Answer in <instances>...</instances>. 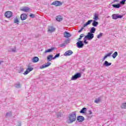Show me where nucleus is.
I'll return each instance as SVG.
<instances>
[{"mask_svg": "<svg viewBox=\"0 0 126 126\" xmlns=\"http://www.w3.org/2000/svg\"><path fill=\"white\" fill-rule=\"evenodd\" d=\"M75 121H76V111L69 114L66 122L67 124H72V123H74Z\"/></svg>", "mask_w": 126, "mask_h": 126, "instance_id": "1", "label": "nucleus"}, {"mask_svg": "<svg viewBox=\"0 0 126 126\" xmlns=\"http://www.w3.org/2000/svg\"><path fill=\"white\" fill-rule=\"evenodd\" d=\"M80 77H81V73L77 72L72 76L71 80H76Z\"/></svg>", "mask_w": 126, "mask_h": 126, "instance_id": "2", "label": "nucleus"}, {"mask_svg": "<svg viewBox=\"0 0 126 126\" xmlns=\"http://www.w3.org/2000/svg\"><path fill=\"white\" fill-rule=\"evenodd\" d=\"M112 19L114 20H117V19H119V18H123L124 17V15H119V14H113L112 15Z\"/></svg>", "mask_w": 126, "mask_h": 126, "instance_id": "3", "label": "nucleus"}, {"mask_svg": "<svg viewBox=\"0 0 126 126\" xmlns=\"http://www.w3.org/2000/svg\"><path fill=\"white\" fill-rule=\"evenodd\" d=\"M76 46L79 49H81L83 47H84V43H83V41L79 40L76 43Z\"/></svg>", "mask_w": 126, "mask_h": 126, "instance_id": "4", "label": "nucleus"}, {"mask_svg": "<svg viewBox=\"0 0 126 126\" xmlns=\"http://www.w3.org/2000/svg\"><path fill=\"white\" fill-rule=\"evenodd\" d=\"M88 41H90L94 38V33H91V32H88L87 35L85 36Z\"/></svg>", "mask_w": 126, "mask_h": 126, "instance_id": "5", "label": "nucleus"}, {"mask_svg": "<svg viewBox=\"0 0 126 126\" xmlns=\"http://www.w3.org/2000/svg\"><path fill=\"white\" fill-rule=\"evenodd\" d=\"M51 64H52V63H51L50 62H47V63H45V64H43V65L40 66L39 68L40 69H42L43 68L48 67V66H50Z\"/></svg>", "mask_w": 126, "mask_h": 126, "instance_id": "6", "label": "nucleus"}, {"mask_svg": "<svg viewBox=\"0 0 126 126\" xmlns=\"http://www.w3.org/2000/svg\"><path fill=\"white\" fill-rule=\"evenodd\" d=\"M76 119H77V121L79 123H82V122H84V120H85V119L84 118V117L80 115L78 116Z\"/></svg>", "mask_w": 126, "mask_h": 126, "instance_id": "7", "label": "nucleus"}, {"mask_svg": "<svg viewBox=\"0 0 126 126\" xmlns=\"http://www.w3.org/2000/svg\"><path fill=\"white\" fill-rule=\"evenodd\" d=\"M4 15L6 18H10L12 16V12L10 11H6L5 12Z\"/></svg>", "mask_w": 126, "mask_h": 126, "instance_id": "8", "label": "nucleus"}, {"mask_svg": "<svg viewBox=\"0 0 126 126\" xmlns=\"http://www.w3.org/2000/svg\"><path fill=\"white\" fill-rule=\"evenodd\" d=\"M51 4L52 5H55V6H60V5H62L63 3L60 1H55L52 2Z\"/></svg>", "mask_w": 126, "mask_h": 126, "instance_id": "9", "label": "nucleus"}, {"mask_svg": "<svg viewBox=\"0 0 126 126\" xmlns=\"http://www.w3.org/2000/svg\"><path fill=\"white\" fill-rule=\"evenodd\" d=\"M72 54H73V52H72V51L68 50L64 53L63 56L65 57H68V56H71Z\"/></svg>", "mask_w": 126, "mask_h": 126, "instance_id": "10", "label": "nucleus"}, {"mask_svg": "<svg viewBox=\"0 0 126 126\" xmlns=\"http://www.w3.org/2000/svg\"><path fill=\"white\" fill-rule=\"evenodd\" d=\"M33 69H34L33 67H28L27 68L26 70L25 71L23 74H24V75H26L27 74H28L30 71H32Z\"/></svg>", "mask_w": 126, "mask_h": 126, "instance_id": "11", "label": "nucleus"}, {"mask_svg": "<svg viewBox=\"0 0 126 126\" xmlns=\"http://www.w3.org/2000/svg\"><path fill=\"white\" fill-rule=\"evenodd\" d=\"M56 31V28H55L53 26H50L48 28V32H50V33H53V32H55Z\"/></svg>", "mask_w": 126, "mask_h": 126, "instance_id": "12", "label": "nucleus"}, {"mask_svg": "<svg viewBox=\"0 0 126 126\" xmlns=\"http://www.w3.org/2000/svg\"><path fill=\"white\" fill-rule=\"evenodd\" d=\"M27 14L26 13H23L20 15V19L23 21V20H26L27 19Z\"/></svg>", "mask_w": 126, "mask_h": 126, "instance_id": "13", "label": "nucleus"}, {"mask_svg": "<svg viewBox=\"0 0 126 126\" xmlns=\"http://www.w3.org/2000/svg\"><path fill=\"white\" fill-rule=\"evenodd\" d=\"M103 66H105L107 67L108 66H110V65H112L111 63H109L108 61H104V63L103 64Z\"/></svg>", "mask_w": 126, "mask_h": 126, "instance_id": "14", "label": "nucleus"}, {"mask_svg": "<svg viewBox=\"0 0 126 126\" xmlns=\"http://www.w3.org/2000/svg\"><path fill=\"white\" fill-rule=\"evenodd\" d=\"M63 35L65 38H69V37H71V34L67 32H64Z\"/></svg>", "mask_w": 126, "mask_h": 126, "instance_id": "15", "label": "nucleus"}, {"mask_svg": "<svg viewBox=\"0 0 126 126\" xmlns=\"http://www.w3.org/2000/svg\"><path fill=\"white\" fill-rule=\"evenodd\" d=\"M92 22H93V20H88L85 24L83 25L84 27H86V26H88V25H90Z\"/></svg>", "mask_w": 126, "mask_h": 126, "instance_id": "16", "label": "nucleus"}, {"mask_svg": "<svg viewBox=\"0 0 126 126\" xmlns=\"http://www.w3.org/2000/svg\"><path fill=\"white\" fill-rule=\"evenodd\" d=\"M39 61V58H38V57H34L32 59V63H38V62Z\"/></svg>", "mask_w": 126, "mask_h": 126, "instance_id": "17", "label": "nucleus"}, {"mask_svg": "<svg viewBox=\"0 0 126 126\" xmlns=\"http://www.w3.org/2000/svg\"><path fill=\"white\" fill-rule=\"evenodd\" d=\"M52 60H55V59H54V57H53V55H49L47 56V62H51V61H52Z\"/></svg>", "mask_w": 126, "mask_h": 126, "instance_id": "18", "label": "nucleus"}, {"mask_svg": "<svg viewBox=\"0 0 126 126\" xmlns=\"http://www.w3.org/2000/svg\"><path fill=\"white\" fill-rule=\"evenodd\" d=\"M112 6L114 8H120V7L122 6V5H121V4L120 3H118L112 4Z\"/></svg>", "mask_w": 126, "mask_h": 126, "instance_id": "19", "label": "nucleus"}, {"mask_svg": "<svg viewBox=\"0 0 126 126\" xmlns=\"http://www.w3.org/2000/svg\"><path fill=\"white\" fill-rule=\"evenodd\" d=\"M21 10H22V11H24L25 12H28V11L30 10V8L28 7H24Z\"/></svg>", "mask_w": 126, "mask_h": 126, "instance_id": "20", "label": "nucleus"}, {"mask_svg": "<svg viewBox=\"0 0 126 126\" xmlns=\"http://www.w3.org/2000/svg\"><path fill=\"white\" fill-rule=\"evenodd\" d=\"M99 24V23L95 20H93V23L92 24V25L94 26V27H97Z\"/></svg>", "mask_w": 126, "mask_h": 126, "instance_id": "21", "label": "nucleus"}, {"mask_svg": "<svg viewBox=\"0 0 126 126\" xmlns=\"http://www.w3.org/2000/svg\"><path fill=\"white\" fill-rule=\"evenodd\" d=\"M55 50V48L54 47H52L51 49H48L47 50L45 51V54H47V53H52L53 51Z\"/></svg>", "mask_w": 126, "mask_h": 126, "instance_id": "22", "label": "nucleus"}, {"mask_svg": "<svg viewBox=\"0 0 126 126\" xmlns=\"http://www.w3.org/2000/svg\"><path fill=\"white\" fill-rule=\"evenodd\" d=\"M56 20L59 21V22H61V21H63V17L61 15L57 16L56 17Z\"/></svg>", "mask_w": 126, "mask_h": 126, "instance_id": "23", "label": "nucleus"}, {"mask_svg": "<svg viewBox=\"0 0 126 126\" xmlns=\"http://www.w3.org/2000/svg\"><path fill=\"white\" fill-rule=\"evenodd\" d=\"M96 31V28L95 27H93L91 28V30H90V33H91L92 34H94V33H95Z\"/></svg>", "mask_w": 126, "mask_h": 126, "instance_id": "24", "label": "nucleus"}, {"mask_svg": "<svg viewBox=\"0 0 126 126\" xmlns=\"http://www.w3.org/2000/svg\"><path fill=\"white\" fill-rule=\"evenodd\" d=\"M86 111H87V108L86 107H83L80 111V114H85Z\"/></svg>", "mask_w": 126, "mask_h": 126, "instance_id": "25", "label": "nucleus"}, {"mask_svg": "<svg viewBox=\"0 0 126 126\" xmlns=\"http://www.w3.org/2000/svg\"><path fill=\"white\" fill-rule=\"evenodd\" d=\"M93 19L94 20L97 21V20L99 19V14L97 13L94 14Z\"/></svg>", "mask_w": 126, "mask_h": 126, "instance_id": "26", "label": "nucleus"}, {"mask_svg": "<svg viewBox=\"0 0 126 126\" xmlns=\"http://www.w3.org/2000/svg\"><path fill=\"white\" fill-rule=\"evenodd\" d=\"M12 116V112L11 111L6 112L5 114L6 118H8V117H11Z\"/></svg>", "mask_w": 126, "mask_h": 126, "instance_id": "27", "label": "nucleus"}, {"mask_svg": "<svg viewBox=\"0 0 126 126\" xmlns=\"http://www.w3.org/2000/svg\"><path fill=\"white\" fill-rule=\"evenodd\" d=\"M56 117L58 119H60V118H62V113L61 112H56Z\"/></svg>", "mask_w": 126, "mask_h": 126, "instance_id": "28", "label": "nucleus"}, {"mask_svg": "<svg viewBox=\"0 0 126 126\" xmlns=\"http://www.w3.org/2000/svg\"><path fill=\"white\" fill-rule=\"evenodd\" d=\"M117 56H118V52L116 51L114 53V54H112V57L113 59H116Z\"/></svg>", "mask_w": 126, "mask_h": 126, "instance_id": "29", "label": "nucleus"}, {"mask_svg": "<svg viewBox=\"0 0 126 126\" xmlns=\"http://www.w3.org/2000/svg\"><path fill=\"white\" fill-rule=\"evenodd\" d=\"M101 101V97H99L97 98H96L94 100V103H96V104H98V103Z\"/></svg>", "mask_w": 126, "mask_h": 126, "instance_id": "30", "label": "nucleus"}, {"mask_svg": "<svg viewBox=\"0 0 126 126\" xmlns=\"http://www.w3.org/2000/svg\"><path fill=\"white\" fill-rule=\"evenodd\" d=\"M14 85L15 87H16V88H20V87H21V85L19 83V82H18V83L15 84Z\"/></svg>", "mask_w": 126, "mask_h": 126, "instance_id": "31", "label": "nucleus"}, {"mask_svg": "<svg viewBox=\"0 0 126 126\" xmlns=\"http://www.w3.org/2000/svg\"><path fill=\"white\" fill-rule=\"evenodd\" d=\"M83 40H84V41L83 42V43H84V44H88V42L87 41V40H88V39L85 36L83 38Z\"/></svg>", "mask_w": 126, "mask_h": 126, "instance_id": "32", "label": "nucleus"}, {"mask_svg": "<svg viewBox=\"0 0 126 126\" xmlns=\"http://www.w3.org/2000/svg\"><path fill=\"white\" fill-rule=\"evenodd\" d=\"M121 108H122V109H126V102L123 103L121 105Z\"/></svg>", "mask_w": 126, "mask_h": 126, "instance_id": "33", "label": "nucleus"}, {"mask_svg": "<svg viewBox=\"0 0 126 126\" xmlns=\"http://www.w3.org/2000/svg\"><path fill=\"white\" fill-rule=\"evenodd\" d=\"M126 0H121V1L120 2V5H124V4H126Z\"/></svg>", "mask_w": 126, "mask_h": 126, "instance_id": "34", "label": "nucleus"}, {"mask_svg": "<svg viewBox=\"0 0 126 126\" xmlns=\"http://www.w3.org/2000/svg\"><path fill=\"white\" fill-rule=\"evenodd\" d=\"M14 23H15L16 24H19V20H18L17 18H16L14 21Z\"/></svg>", "mask_w": 126, "mask_h": 126, "instance_id": "35", "label": "nucleus"}, {"mask_svg": "<svg viewBox=\"0 0 126 126\" xmlns=\"http://www.w3.org/2000/svg\"><path fill=\"white\" fill-rule=\"evenodd\" d=\"M102 36L103 33L100 32L99 34L97 35V39H100V38H101V37H102Z\"/></svg>", "mask_w": 126, "mask_h": 126, "instance_id": "36", "label": "nucleus"}, {"mask_svg": "<svg viewBox=\"0 0 126 126\" xmlns=\"http://www.w3.org/2000/svg\"><path fill=\"white\" fill-rule=\"evenodd\" d=\"M23 71H24V68L21 67H20V69L18 70L19 73H21V72H23Z\"/></svg>", "mask_w": 126, "mask_h": 126, "instance_id": "37", "label": "nucleus"}, {"mask_svg": "<svg viewBox=\"0 0 126 126\" xmlns=\"http://www.w3.org/2000/svg\"><path fill=\"white\" fill-rule=\"evenodd\" d=\"M60 53H57L56 54V55L54 56V60H56V59H57V58H59L60 57Z\"/></svg>", "mask_w": 126, "mask_h": 126, "instance_id": "38", "label": "nucleus"}, {"mask_svg": "<svg viewBox=\"0 0 126 126\" xmlns=\"http://www.w3.org/2000/svg\"><path fill=\"white\" fill-rule=\"evenodd\" d=\"M12 53H15L16 52V47H14V48H12L11 49Z\"/></svg>", "mask_w": 126, "mask_h": 126, "instance_id": "39", "label": "nucleus"}, {"mask_svg": "<svg viewBox=\"0 0 126 126\" xmlns=\"http://www.w3.org/2000/svg\"><path fill=\"white\" fill-rule=\"evenodd\" d=\"M85 27H84V26L83 25V27L81 28V29L78 31V33H80L81 32H82V30H83V29H84Z\"/></svg>", "mask_w": 126, "mask_h": 126, "instance_id": "40", "label": "nucleus"}, {"mask_svg": "<svg viewBox=\"0 0 126 126\" xmlns=\"http://www.w3.org/2000/svg\"><path fill=\"white\" fill-rule=\"evenodd\" d=\"M113 54V52H110L108 53V54H106V57L108 58L109 57H111V55Z\"/></svg>", "mask_w": 126, "mask_h": 126, "instance_id": "41", "label": "nucleus"}, {"mask_svg": "<svg viewBox=\"0 0 126 126\" xmlns=\"http://www.w3.org/2000/svg\"><path fill=\"white\" fill-rule=\"evenodd\" d=\"M30 17H31V18H35V14H31L30 15Z\"/></svg>", "mask_w": 126, "mask_h": 126, "instance_id": "42", "label": "nucleus"}, {"mask_svg": "<svg viewBox=\"0 0 126 126\" xmlns=\"http://www.w3.org/2000/svg\"><path fill=\"white\" fill-rule=\"evenodd\" d=\"M69 38L66 39L64 41L65 44H68L69 43Z\"/></svg>", "mask_w": 126, "mask_h": 126, "instance_id": "43", "label": "nucleus"}, {"mask_svg": "<svg viewBox=\"0 0 126 126\" xmlns=\"http://www.w3.org/2000/svg\"><path fill=\"white\" fill-rule=\"evenodd\" d=\"M64 46H65V43H63V44H61L60 45V47H61V48H63V47H64Z\"/></svg>", "mask_w": 126, "mask_h": 126, "instance_id": "44", "label": "nucleus"}, {"mask_svg": "<svg viewBox=\"0 0 126 126\" xmlns=\"http://www.w3.org/2000/svg\"><path fill=\"white\" fill-rule=\"evenodd\" d=\"M107 58L108 57H107V55H105L102 59V62H104V61H105L107 59Z\"/></svg>", "mask_w": 126, "mask_h": 126, "instance_id": "45", "label": "nucleus"}, {"mask_svg": "<svg viewBox=\"0 0 126 126\" xmlns=\"http://www.w3.org/2000/svg\"><path fill=\"white\" fill-rule=\"evenodd\" d=\"M84 36V34H81V35H80V37L81 38H83V37Z\"/></svg>", "mask_w": 126, "mask_h": 126, "instance_id": "46", "label": "nucleus"}, {"mask_svg": "<svg viewBox=\"0 0 126 126\" xmlns=\"http://www.w3.org/2000/svg\"><path fill=\"white\" fill-rule=\"evenodd\" d=\"M11 50H12L11 47H9V48H8V52H11Z\"/></svg>", "mask_w": 126, "mask_h": 126, "instance_id": "47", "label": "nucleus"}, {"mask_svg": "<svg viewBox=\"0 0 126 126\" xmlns=\"http://www.w3.org/2000/svg\"><path fill=\"white\" fill-rule=\"evenodd\" d=\"M89 115H92V111L91 110H89Z\"/></svg>", "mask_w": 126, "mask_h": 126, "instance_id": "48", "label": "nucleus"}, {"mask_svg": "<svg viewBox=\"0 0 126 126\" xmlns=\"http://www.w3.org/2000/svg\"><path fill=\"white\" fill-rule=\"evenodd\" d=\"M18 126H21V122H19Z\"/></svg>", "mask_w": 126, "mask_h": 126, "instance_id": "49", "label": "nucleus"}, {"mask_svg": "<svg viewBox=\"0 0 126 126\" xmlns=\"http://www.w3.org/2000/svg\"><path fill=\"white\" fill-rule=\"evenodd\" d=\"M3 63V61L0 60V65L1 64V63Z\"/></svg>", "mask_w": 126, "mask_h": 126, "instance_id": "50", "label": "nucleus"}, {"mask_svg": "<svg viewBox=\"0 0 126 126\" xmlns=\"http://www.w3.org/2000/svg\"><path fill=\"white\" fill-rule=\"evenodd\" d=\"M80 40H81V38H80V37H79V38H78L77 39L78 42V41H80Z\"/></svg>", "mask_w": 126, "mask_h": 126, "instance_id": "51", "label": "nucleus"}, {"mask_svg": "<svg viewBox=\"0 0 126 126\" xmlns=\"http://www.w3.org/2000/svg\"><path fill=\"white\" fill-rule=\"evenodd\" d=\"M120 0H114L113 2H116L117 1H119Z\"/></svg>", "mask_w": 126, "mask_h": 126, "instance_id": "52", "label": "nucleus"}]
</instances>
